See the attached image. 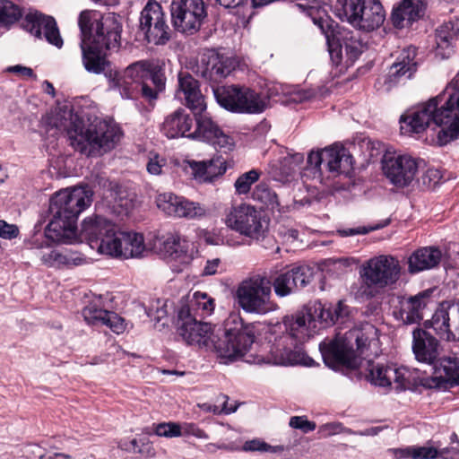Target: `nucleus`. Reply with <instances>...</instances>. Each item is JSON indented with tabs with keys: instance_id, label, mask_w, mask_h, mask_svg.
<instances>
[{
	"instance_id": "f257e3e1",
	"label": "nucleus",
	"mask_w": 459,
	"mask_h": 459,
	"mask_svg": "<svg viewBox=\"0 0 459 459\" xmlns=\"http://www.w3.org/2000/svg\"><path fill=\"white\" fill-rule=\"evenodd\" d=\"M177 326L178 334L186 344L198 349L214 351L224 363L244 359L248 363H260L262 359H251L247 356L255 342V327L244 323L238 314H231L225 324L222 337L215 335L212 325L204 323L190 312L189 306L179 307Z\"/></svg>"
},
{
	"instance_id": "f03ea898",
	"label": "nucleus",
	"mask_w": 459,
	"mask_h": 459,
	"mask_svg": "<svg viewBox=\"0 0 459 459\" xmlns=\"http://www.w3.org/2000/svg\"><path fill=\"white\" fill-rule=\"evenodd\" d=\"M403 134H420L433 126L437 143L446 145L459 138V71L445 90L400 118Z\"/></svg>"
},
{
	"instance_id": "7ed1b4c3",
	"label": "nucleus",
	"mask_w": 459,
	"mask_h": 459,
	"mask_svg": "<svg viewBox=\"0 0 459 459\" xmlns=\"http://www.w3.org/2000/svg\"><path fill=\"white\" fill-rule=\"evenodd\" d=\"M316 314L312 307H303L283 316L281 323L271 325L265 332L268 351L276 365L289 366L313 361L306 358L299 345L308 341L317 330Z\"/></svg>"
},
{
	"instance_id": "20e7f679",
	"label": "nucleus",
	"mask_w": 459,
	"mask_h": 459,
	"mask_svg": "<svg viewBox=\"0 0 459 459\" xmlns=\"http://www.w3.org/2000/svg\"><path fill=\"white\" fill-rule=\"evenodd\" d=\"M78 26L83 67L88 73L104 74L106 76L112 67L103 50L119 46L120 22L114 13L101 15L98 12L85 10L79 15Z\"/></svg>"
},
{
	"instance_id": "39448f33",
	"label": "nucleus",
	"mask_w": 459,
	"mask_h": 459,
	"mask_svg": "<svg viewBox=\"0 0 459 459\" xmlns=\"http://www.w3.org/2000/svg\"><path fill=\"white\" fill-rule=\"evenodd\" d=\"M378 335V329L367 323L344 333H338L333 339H325L319 344L325 364L333 369L359 367L360 358L368 355L371 347L377 348Z\"/></svg>"
},
{
	"instance_id": "423d86ee",
	"label": "nucleus",
	"mask_w": 459,
	"mask_h": 459,
	"mask_svg": "<svg viewBox=\"0 0 459 459\" xmlns=\"http://www.w3.org/2000/svg\"><path fill=\"white\" fill-rule=\"evenodd\" d=\"M64 127L71 145L86 156H100L113 150L123 136L121 128L112 120L96 118L86 126L78 115L72 113Z\"/></svg>"
},
{
	"instance_id": "0eeeda50",
	"label": "nucleus",
	"mask_w": 459,
	"mask_h": 459,
	"mask_svg": "<svg viewBox=\"0 0 459 459\" xmlns=\"http://www.w3.org/2000/svg\"><path fill=\"white\" fill-rule=\"evenodd\" d=\"M359 276L362 281L361 295L367 299L373 298L398 281L401 265L395 257L381 255L368 260L361 266Z\"/></svg>"
},
{
	"instance_id": "6e6552de",
	"label": "nucleus",
	"mask_w": 459,
	"mask_h": 459,
	"mask_svg": "<svg viewBox=\"0 0 459 459\" xmlns=\"http://www.w3.org/2000/svg\"><path fill=\"white\" fill-rule=\"evenodd\" d=\"M82 235L88 240L91 248L100 254L111 257H121L124 231L100 215L85 218L82 224Z\"/></svg>"
},
{
	"instance_id": "1a4fd4ad",
	"label": "nucleus",
	"mask_w": 459,
	"mask_h": 459,
	"mask_svg": "<svg viewBox=\"0 0 459 459\" xmlns=\"http://www.w3.org/2000/svg\"><path fill=\"white\" fill-rule=\"evenodd\" d=\"M334 13L342 21L366 31L380 27L385 18L380 0H337Z\"/></svg>"
},
{
	"instance_id": "9d476101",
	"label": "nucleus",
	"mask_w": 459,
	"mask_h": 459,
	"mask_svg": "<svg viewBox=\"0 0 459 459\" xmlns=\"http://www.w3.org/2000/svg\"><path fill=\"white\" fill-rule=\"evenodd\" d=\"M272 283L260 274L243 280L237 287L235 299L247 313L265 315L275 311L278 307L271 300Z\"/></svg>"
},
{
	"instance_id": "9b49d317",
	"label": "nucleus",
	"mask_w": 459,
	"mask_h": 459,
	"mask_svg": "<svg viewBox=\"0 0 459 459\" xmlns=\"http://www.w3.org/2000/svg\"><path fill=\"white\" fill-rule=\"evenodd\" d=\"M224 223L250 241L256 242L265 238L269 227V221L263 212L248 204L231 206L225 212Z\"/></svg>"
},
{
	"instance_id": "f8f14e48",
	"label": "nucleus",
	"mask_w": 459,
	"mask_h": 459,
	"mask_svg": "<svg viewBox=\"0 0 459 459\" xmlns=\"http://www.w3.org/2000/svg\"><path fill=\"white\" fill-rule=\"evenodd\" d=\"M221 107L238 114H260L268 107L267 99L247 86L228 85L214 90Z\"/></svg>"
},
{
	"instance_id": "ddd939ff",
	"label": "nucleus",
	"mask_w": 459,
	"mask_h": 459,
	"mask_svg": "<svg viewBox=\"0 0 459 459\" xmlns=\"http://www.w3.org/2000/svg\"><path fill=\"white\" fill-rule=\"evenodd\" d=\"M150 70L151 62L148 60L137 61L123 71L112 68L106 73L108 90L117 92L122 99L133 100L138 94L141 81Z\"/></svg>"
},
{
	"instance_id": "4468645a",
	"label": "nucleus",
	"mask_w": 459,
	"mask_h": 459,
	"mask_svg": "<svg viewBox=\"0 0 459 459\" xmlns=\"http://www.w3.org/2000/svg\"><path fill=\"white\" fill-rule=\"evenodd\" d=\"M420 160L407 153L386 152L382 170L388 181L398 188L409 186L416 178Z\"/></svg>"
},
{
	"instance_id": "2eb2a0df",
	"label": "nucleus",
	"mask_w": 459,
	"mask_h": 459,
	"mask_svg": "<svg viewBox=\"0 0 459 459\" xmlns=\"http://www.w3.org/2000/svg\"><path fill=\"white\" fill-rule=\"evenodd\" d=\"M170 13L174 29L187 35L196 33L207 16L203 0H172Z\"/></svg>"
},
{
	"instance_id": "dca6fc26",
	"label": "nucleus",
	"mask_w": 459,
	"mask_h": 459,
	"mask_svg": "<svg viewBox=\"0 0 459 459\" xmlns=\"http://www.w3.org/2000/svg\"><path fill=\"white\" fill-rule=\"evenodd\" d=\"M91 203V193L85 187L65 188L50 199L49 212L77 222L79 214Z\"/></svg>"
},
{
	"instance_id": "f3484780",
	"label": "nucleus",
	"mask_w": 459,
	"mask_h": 459,
	"mask_svg": "<svg viewBox=\"0 0 459 459\" xmlns=\"http://www.w3.org/2000/svg\"><path fill=\"white\" fill-rule=\"evenodd\" d=\"M307 164L319 174L323 171V165L329 173L336 177L350 171L352 167V157L345 148L333 145L322 151L311 152L307 157Z\"/></svg>"
},
{
	"instance_id": "a211bd4d",
	"label": "nucleus",
	"mask_w": 459,
	"mask_h": 459,
	"mask_svg": "<svg viewBox=\"0 0 459 459\" xmlns=\"http://www.w3.org/2000/svg\"><path fill=\"white\" fill-rule=\"evenodd\" d=\"M140 30L149 43L164 45L170 39V30L166 23L161 5L156 1H149L140 17Z\"/></svg>"
},
{
	"instance_id": "6ab92c4d",
	"label": "nucleus",
	"mask_w": 459,
	"mask_h": 459,
	"mask_svg": "<svg viewBox=\"0 0 459 459\" xmlns=\"http://www.w3.org/2000/svg\"><path fill=\"white\" fill-rule=\"evenodd\" d=\"M156 204L160 211L174 218L199 220L206 214L205 208L200 203L171 192L158 195Z\"/></svg>"
},
{
	"instance_id": "aec40b11",
	"label": "nucleus",
	"mask_w": 459,
	"mask_h": 459,
	"mask_svg": "<svg viewBox=\"0 0 459 459\" xmlns=\"http://www.w3.org/2000/svg\"><path fill=\"white\" fill-rule=\"evenodd\" d=\"M195 129L190 133L189 138L198 139L213 145L224 152L234 148L233 139L224 134L220 126L205 112H194Z\"/></svg>"
},
{
	"instance_id": "412c9836",
	"label": "nucleus",
	"mask_w": 459,
	"mask_h": 459,
	"mask_svg": "<svg viewBox=\"0 0 459 459\" xmlns=\"http://www.w3.org/2000/svg\"><path fill=\"white\" fill-rule=\"evenodd\" d=\"M430 325L441 338L459 341V299L443 301L433 314Z\"/></svg>"
},
{
	"instance_id": "4be33fe9",
	"label": "nucleus",
	"mask_w": 459,
	"mask_h": 459,
	"mask_svg": "<svg viewBox=\"0 0 459 459\" xmlns=\"http://www.w3.org/2000/svg\"><path fill=\"white\" fill-rule=\"evenodd\" d=\"M82 315L89 325H106L117 334L123 333L126 329L125 319L117 313L104 308L100 297L89 301L83 307Z\"/></svg>"
},
{
	"instance_id": "5701e85b",
	"label": "nucleus",
	"mask_w": 459,
	"mask_h": 459,
	"mask_svg": "<svg viewBox=\"0 0 459 459\" xmlns=\"http://www.w3.org/2000/svg\"><path fill=\"white\" fill-rule=\"evenodd\" d=\"M313 271L307 265H300L278 273L271 281L274 292L283 298L293 293L298 288L307 286L312 280Z\"/></svg>"
},
{
	"instance_id": "b1692460",
	"label": "nucleus",
	"mask_w": 459,
	"mask_h": 459,
	"mask_svg": "<svg viewBox=\"0 0 459 459\" xmlns=\"http://www.w3.org/2000/svg\"><path fill=\"white\" fill-rule=\"evenodd\" d=\"M26 28L37 39H45L50 45L61 48L64 45L57 23L52 16L30 13L26 16Z\"/></svg>"
},
{
	"instance_id": "393cba45",
	"label": "nucleus",
	"mask_w": 459,
	"mask_h": 459,
	"mask_svg": "<svg viewBox=\"0 0 459 459\" xmlns=\"http://www.w3.org/2000/svg\"><path fill=\"white\" fill-rule=\"evenodd\" d=\"M433 290H425L410 298H399V306L394 315L403 324L411 325L420 322L424 317V310L430 302Z\"/></svg>"
},
{
	"instance_id": "a878e982",
	"label": "nucleus",
	"mask_w": 459,
	"mask_h": 459,
	"mask_svg": "<svg viewBox=\"0 0 459 459\" xmlns=\"http://www.w3.org/2000/svg\"><path fill=\"white\" fill-rule=\"evenodd\" d=\"M176 98L184 102L193 112L205 111L206 109L199 82L188 73L178 74Z\"/></svg>"
},
{
	"instance_id": "bb28decb",
	"label": "nucleus",
	"mask_w": 459,
	"mask_h": 459,
	"mask_svg": "<svg viewBox=\"0 0 459 459\" xmlns=\"http://www.w3.org/2000/svg\"><path fill=\"white\" fill-rule=\"evenodd\" d=\"M417 49L413 46L404 48L389 69L385 84L387 90L399 82L409 80L417 70Z\"/></svg>"
},
{
	"instance_id": "cd10ccee",
	"label": "nucleus",
	"mask_w": 459,
	"mask_h": 459,
	"mask_svg": "<svg viewBox=\"0 0 459 459\" xmlns=\"http://www.w3.org/2000/svg\"><path fill=\"white\" fill-rule=\"evenodd\" d=\"M235 63L230 57L212 52L202 56L197 73L212 82H220L232 72Z\"/></svg>"
},
{
	"instance_id": "c85d7f7f",
	"label": "nucleus",
	"mask_w": 459,
	"mask_h": 459,
	"mask_svg": "<svg viewBox=\"0 0 459 459\" xmlns=\"http://www.w3.org/2000/svg\"><path fill=\"white\" fill-rule=\"evenodd\" d=\"M186 164L185 169L198 183H211L227 170L226 160L221 156L208 160H187Z\"/></svg>"
},
{
	"instance_id": "c756f323",
	"label": "nucleus",
	"mask_w": 459,
	"mask_h": 459,
	"mask_svg": "<svg viewBox=\"0 0 459 459\" xmlns=\"http://www.w3.org/2000/svg\"><path fill=\"white\" fill-rule=\"evenodd\" d=\"M159 251L167 258L179 261L180 264H188L193 259L189 251V241L182 238L178 232H168L158 239Z\"/></svg>"
},
{
	"instance_id": "7c9ffc66",
	"label": "nucleus",
	"mask_w": 459,
	"mask_h": 459,
	"mask_svg": "<svg viewBox=\"0 0 459 459\" xmlns=\"http://www.w3.org/2000/svg\"><path fill=\"white\" fill-rule=\"evenodd\" d=\"M412 351L418 361L435 365L439 355V343L436 338L421 329L412 332Z\"/></svg>"
},
{
	"instance_id": "2f4dec72",
	"label": "nucleus",
	"mask_w": 459,
	"mask_h": 459,
	"mask_svg": "<svg viewBox=\"0 0 459 459\" xmlns=\"http://www.w3.org/2000/svg\"><path fill=\"white\" fill-rule=\"evenodd\" d=\"M459 37V21L451 20L438 26L435 33V54L441 59L454 53L455 42Z\"/></svg>"
},
{
	"instance_id": "473e14b6",
	"label": "nucleus",
	"mask_w": 459,
	"mask_h": 459,
	"mask_svg": "<svg viewBox=\"0 0 459 459\" xmlns=\"http://www.w3.org/2000/svg\"><path fill=\"white\" fill-rule=\"evenodd\" d=\"M192 127L193 118L191 116L184 108H178L165 117L160 130L169 139L189 138Z\"/></svg>"
},
{
	"instance_id": "72a5a7b5",
	"label": "nucleus",
	"mask_w": 459,
	"mask_h": 459,
	"mask_svg": "<svg viewBox=\"0 0 459 459\" xmlns=\"http://www.w3.org/2000/svg\"><path fill=\"white\" fill-rule=\"evenodd\" d=\"M51 217L45 229L46 238L54 243H72L76 238V222L56 214Z\"/></svg>"
},
{
	"instance_id": "f704fd0d",
	"label": "nucleus",
	"mask_w": 459,
	"mask_h": 459,
	"mask_svg": "<svg viewBox=\"0 0 459 459\" xmlns=\"http://www.w3.org/2000/svg\"><path fill=\"white\" fill-rule=\"evenodd\" d=\"M423 4L421 0H402L394 7L391 20L397 29L411 26L423 15Z\"/></svg>"
},
{
	"instance_id": "c9c22d12",
	"label": "nucleus",
	"mask_w": 459,
	"mask_h": 459,
	"mask_svg": "<svg viewBox=\"0 0 459 459\" xmlns=\"http://www.w3.org/2000/svg\"><path fill=\"white\" fill-rule=\"evenodd\" d=\"M441 251L428 247L415 250L408 258V271L417 273L436 267L441 260Z\"/></svg>"
},
{
	"instance_id": "e433bc0d",
	"label": "nucleus",
	"mask_w": 459,
	"mask_h": 459,
	"mask_svg": "<svg viewBox=\"0 0 459 459\" xmlns=\"http://www.w3.org/2000/svg\"><path fill=\"white\" fill-rule=\"evenodd\" d=\"M364 45L361 40L354 36L351 35L350 37L346 36L342 43L340 44L339 49L330 48L329 53L332 61L339 65L342 58L343 53L345 55V64L347 65H352L363 52Z\"/></svg>"
},
{
	"instance_id": "4c0bfd02",
	"label": "nucleus",
	"mask_w": 459,
	"mask_h": 459,
	"mask_svg": "<svg viewBox=\"0 0 459 459\" xmlns=\"http://www.w3.org/2000/svg\"><path fill=\"white\" fill-rule=\"evenodd\" d=\"M314 313L317 317L326 324H334L343 322L351 313V307L345 300H339L334 306L323 305L321 302H316L313 305Z\"/></svg>"
},
{
	"instance_id": "58836bf2",
	"label": "nucleus",
	"mask_w": 459,
	"mask_h": 459,
	"mask_svg": "<svg viewBox=\"0 0 459 459\" xmlns=\"http://www.w3.org/2000/svg\"><path fill=\"white\" fill-rule=\"evenodd\" d=\"M389 374L391 376V385H394V388L396 391L412 389L417 385H426L424 379L420 377L419 372L415 369L392 366V370Z\"/></svg>"
},
{
	"instance_id": "ea45409f",
	"label": "nucleus",
	"mask_w": 459,
	"mask_h": 459,
	"mask_svg": "<svg viewBox=\"0 0 459 459\" xmlns=\"http://www.w3.org/2000/svg\"><path fill=\"white\" fill-rule=\"evenodd\" d=\"M121 258H138L144 255L146 247L143 236L137 232L124 231Z\"/></svg>"
},
{
	"instance_id": "a19ab883",
	"label": "nucleus",
	"mask_w": 459,
	"mask_h": 459,
	"mask_svg": "<svg viewBox=\"0 0 459 459\" xmlns=\"http://www.w3.org/2000/svg\"><path fill=\"white\" fill-rule=\"evenodd\" d=\"M182 306H189L190 312L195 317L197 315L201 316H210L215 307L214 299L202 291H195L188 301L182 299L180 307Z\"/></svg>"
},
{
	"instance_id": "79ce46f5",
	"label": "nucleus",
	"mask_w": 459,
	"mask_h": 459,
	"mask_svg": "<svg viewBox=\"0 0 459 459\" xmlns=\"http://www.w3.org/2000/svg\"><path fill=\"white\" fill-rule=\"evenodd\" d=\"M435 370L439 377L459 385V354H453L439 359Z\"/></svg>"
},
{
	"instance_id": "37998d69",
	"label": "nucleus",
	"mask_w": 459,
	"mask_h": 459,
	"mask_svg": "<svg viewBox=\"0 0 459 459\" xmlns=\"http://www.w3.org/2000/svg\"><path fill=\"white\" fill-rule=\"evenodd\" d=\"M252 198L254 201L261 203L266 209L272 212L281 211L277 195L264 183H260L255 187Z\"/></svg>"
},
{
	"instance_id": "c03bdc74",
	"label": "nucleus",
	"mask_w": 459,
	"mask_h": 459,
	"mask_svg": "<svg viewBox=\"0 0 459 459\" xmlns=\"http://www.w3.org/2000/svg\"><path fill=\"white\" fill-rule=\"evenodd\" d=\"M270 94L282 96L279 101L283 104L299 103L306 98L305 93L297 91L294 87L282 84H274L270 89Z\"/></svg>"
},
{
	"instance_id": "a18cd8bd",
	"label": "nucleus",
	"mask_w": 459,
	"mask_h": 459,
	"mask_svg": "<svg viewBox=\"0 0 459 459\" xmlns=\"http://www.w3.org/2000/svg\"><path fill=\"white\" fill-rule=\"evenodd\" d=\"M261 172L257 169H251L238 176L234 183L235 192L237 195H247L249 193L251 186L258 181Z\"/></svg>"
},
{
	"instance_id": "49530a36",
	"label": "nucleus",
	"mask_w": 459,
	"mask_h": 459,
	"mask_svg": "<svg viewBox=\"0 0 459 459\" xmlns=\"http://www.w3.org/2000/svg\"><path fill=\"white\" fill-rule=\"evenodd\" d=\"M391 370L392 366L372 365L369 369L371 383L382 387L391 386V376L389 374Z\"/></svg>"
},
{
	"instance_id": "de8ad7c7",
	"label": "nucleus",
	"mask_w": 459,
	"mask_h": 459,
	"mask_svg": "<svg viewBox=\"0 0 459 459\" xmlns=\"http://www.w3.org/2000/svg\"><path fill=\"white\" fill-rule=\"evenodd\" d=\"M22 15L20 8L10 0H0V24L15 22Z\"/></svg>"
},
{
	"instance_id": "09e8293b",
	"label": "nucleus",
	"mask_w": 459,
	"mask_h": 459,
	"mask_svg": "<svg viewBox=\"0 0 459 459\" xmlns=\"http://www.w3.org/2000/svg\"><path fill=\"white\" fill-rule=\"evenodd\" d=\"M400 454L412 459H434L438 456V450L432 446H410L401 450Z\"/></svg>"
},
{
	"instance_id": "8fccbe9b",
	"label": "nucleus",
	"mask_w": 459,
	"mask_h": 459,
	"mask_svg": "<svg viewBox=\"0 0 459 459\" xmlns=\"http://www.w3.org/2000/svg\"><path fill=\"white\" fill-rule=\"evenodd\" d=\"M65 253L60 252L57 249L46 248L40 251L37 255L39 257L41 263L48 267H61L65 266Z\"/></svg>"
},
{
	"instance_id": "3c124183",
	"label": "nucleus",
	"mask_w": 459,
	"mask_h": 459,
	"mask_svg": "<svg viewBox=\"0 0 459 459\" xmlns=\"http://www.w3.org/2000/svg\"><path fill=\"white\" fill-rule=\"evenodd\" d=\"M157 436L176 437L182 436L181 424L176 422L160 423L155 428Z\"/></svg>"
},
{
	"instance_id": "603ef678",
	"label": "nucleus",
	"mask_w": 459,
	"mask_h": 459,
	"mask_svg": "<svg viewBox=\"0 0 459 459\" xmlns=\"http://www.w3.org/2000/svg\"><path fill=\"white\" fill-rule=\"evenodd\" d=\"M289 425L290 428L299 429L303 433H309L316 428V423L308 420L307 416H292L290 419Z\"/></svg>"
},
{
	"instance_id": "864d4df0",
	"label": "nucleus",
	"mask_w": 459,
	"mask_h": 459,
	"mask_svg": "<svg viewBox=\"0 0 459 459\" xmlns=\"http://www.w3.org/2000/svg\"><path fill=\"white\" fill-rule=\"evenodd\" d=\"M243 450L245 451H258V452H268V453H275L278 451L277 447L272 446L266 442L263 441L259 438H255L252 440L246 441L243 445Z\"/></svg>"
},
{
	"instance_id": "5fc2aeb1",
	"label": "nucleus",
	"mask_w": 459,
	"mask_h": 459,
	"mask_svg": "<svg viewBox=\"0 0 459 459\" xmlns=\"http://www.w3.org/2000/svg\"><path fill=\"white\" fill-rule=\"evenodd\" d=\"M319 433H321L325 437L336 435L340 433H346L352 435L354 431H352L351 429L345 428L342 423L340 422H329L325 423L319 427Z\"/></svg>"
},
{
	"instance_id": "6e6d98bb",
	"label": "nucleus",
	"mask_w": 459,
	"mask_h": 459,
	"mask_svg": "<svg viewBox=\"0 0 459 459\" xmlns=\"http://www.w3.org/2000/svg\"><path fill=\"white\" fill-rule=\"evenodd\" d=\"M49 242H51V240L46 238L45 233H34L26 241V245L29 247V248L37 250V254H39L40 251H43L50 247Z\"/></svg>"
},
{
	"instance_id": "4d7b16f0",
	"label": "nucleus",
	"mask_w": 459,
	"mask_h": 459,
	"mask_svg": "<svg viewBox=\"0 0 459 459\" xmlns=\"http://www.w3.org/2000/svg\"><path fill=\"white\" fill-rule=\"evenodd\" d=\"M181 430L182 436H193L199 439H207L209 437L206 432L195 423L183 422L181 423Z\"/></svg>"
},
{
	"instance_id": "13d9d810",
	"label": "nucleus",
	"mask_w": 459,
	"mask_h": 459,
	"mask_svg": "<svg viewBox=\"0 0 459 459\" xmlns=\"http://www.w3.org/2000/svg\"><path fill=\"white\" fill-rule=\"evenodd\" d=\"M443 178L441 171L437 169H429L423 176V184L429 187H435Z\"/></svg>"
},
{
	"instance_id": "bf43d9fd",
	"label": "nucleus",
	"mask_w": 459,
	"mask_h": 459,
	"mask_svg": "<svg viewBox=\"0 0 459 459\" xmlns=\"http://www.w3.org/2000/svg\"><path fill=\"white\" fill-rule=\"evenodd\" d=\"M166 165V160L160 158L158 155L151 157L147 163V171L151 175L158 176L162 172V168Z\"/></svg>"
},
{
	"instance_id": "052dcab7",
	"label": "nucleus",
	"mask_w": 459,
	"mask_h": 459,
	"mask_svg": "<svg viewBox=\"0 0 459 459\" xmlns=\"http://www.w3.org/2000/svg\"><path fill=\"white\" fill-rule=\"evenodd\" d=\"M18 235L19 228L15 224H9L5 221L0 220V238L13 239Z\"/></svg>"
},
{
	"instance_id": "680f3d73",
	"label": "nucleus",
	"mask_w": 459,
	"mask_h": 459,
	"mask_svg": "<svg viewBox=\"0 0 459 459\" xmlns=\"http://www.w3.org/2000/svg\"><path fill=\"white\" fill-rule=\"evenodd\" d=\"M280 235L282 238V241L286 244L292 246L293 247H300L299 239V231L295 229H283L280 231Z\"/></svg>"
},
{
	"instance_id": "e2e57ef3",
	"label": "nucleus",
	"mask_w": 459,
	"mask_h": 459,
	"mask_svg": "<svg viewBox=\"0 0 459 459\" xmlns=\"http://www.w3.org/2000/svg\"><path fill=\"white\" fill-rule=\"evenodd\" d=\"M169 305L168 301H157V306L152 307L150 310V316H152L156 321H160L165 318L169 314Z\"/></svg>"
},
{
	"instance_id": "0e129e2a",
	"label": "nucleus",
	"mask_w": 459,
	"mask_h": 459,
	"mask_svg": "<svg viewBox=\"0 0 459 459\" xmlns=\"http://www.w3.org/2000/svg\"><path fill=\"white\" fill-rule=\"evenodd\" d=\"M7 72L16 74L22 78H32L37 80V76L30 67L23 66L22 65H16L9 66L6 69Z\"/></svg>"
},
{
	"instance_id": "69168bd1",
	"label": "nucleus",
	"mask_w": 459,
	"mask_h": 459,
	"mask_svg": "<svg viewBox=\"0 0 459 459\" xmlns=\"http://www.w3.org/2000/svg\"><path fill=\"white\" fill-rule=\"evenodd\" d=\"M143 79L151 80L152 83L154 85V89H156L160 92L164 89V86H165L164 78L160 74L153 72V65L152 62H151V70L148 73V74L143 77Z\"/></svg>"
},
{
	"instance_id": "338daca9",
	"label": "nucleus",
	"mask_w": 459,
	"mask_h": 459,
	"mask_svg": "<svg viewBox=\"0 0 459 459\" xmlns=\"http://www.w3.org/2000/svg\"><path fill=\"white\" fill-rule=\"evenodd\" d=\"M221 260L219 258H213L211 260H207L205 265L203 269L202 275L204 276H211L219 273V269L221 266Z\"/></svg>"
},
{
	"instance_id": "774afa93",
	"label": "nucleus",
	"mask_w": 459,
	"mask_h": 459,
	"mask_svg": "<svg viewBox=\"0 0 459 459\" xmlns=\"http://www.w3.org/2000/svg\"><path fill=\"white\" fill-rule=\"evenodd\" d=\"M64 255L65 257V266L81 265L86 262V257L71 251L65 252Z\"/></svg>"
}]
</instances>
